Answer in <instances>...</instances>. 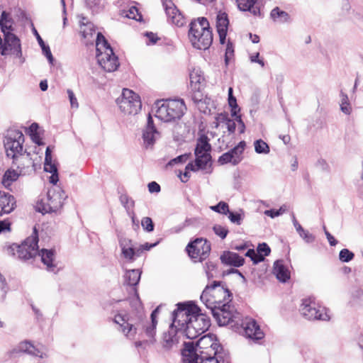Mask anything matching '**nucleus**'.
<instances>
[{"label":"nucleus","instance_id":"a18cd8bd","mask_svg":"<svg viewBox=\"0 0 363 363\" xmlns=\"http://www.w3.org/2000/svg\"><path fill=\"white\" fill-rule=\"evenodd\" d=\"M256 2L257 0H239L238 6L240 11H251Z\"/></svg>","mask_w":363,"mask_h":363},{"label":"nucleus","instance_id":"f03ea898","mask_svg":"<svg viewBox=\"0 0 363 363\" xmlns=\"http://www.w3.org/2000/svg\"><path fill=\"white\" fill-rule=\"evenodd\" d=\"M184 346L182 354L184 363H196L199 358L206 357L208 355H216L220 351H225L213 334L202 336L196 342V345L193 342H184Z\"/></svg>","mask_w":363,"mask_h":363},{"label":"nucleus","instance_id":"69168bd1","mask_svg":"<svg viewBox=\"0 0 363 363\" xmlns=\"http://www.w3.org/2000/svg\"><path fill=\"white\" fill-rule=\"evenodd\" d=\"M188 158V155L186 154L181 155L177 156V157L171 160L168 163V166H172L175 164H182L184 163Z\"/></svg>","mask_w":363,"mask_h":363},{"label":"nucleus","instance_id":"f257e3e1","mask_svg":"<svg viewBox=\"0 0 363 363\" xmlns=\"http://www.w3.org/2000/svg\"><path fill=\"white\" fill-rule=\"evenodd\" d=\"M172 313V325L188 339H194L210 326V321L201 314L199 308L191 302L179 303Z\"/></svg>","mask_w":363,"mask_h":363},{"label":"nucleus","instance_id":"6e6552de","mask_svg":"<svg viewBox=\"0 0 363 363\" xmlns=\"http://www.w3.org/2000/svg\"><path fill=\"white\" fill-rule=\"evenodd\" d=\"M299 311L303 318L309 320H318L328 321L330 319L329 310L319 306L312 298L302 300V303L299 307Z\"/></svg>","mask_w":363,"mask_h":363},{"label":"nucleus","instance_id":"8fccbe9b","mask_svg":"<svg viewBox=\"0 0 363 363\" xmlns=\"http://www.w3.org/2000/svg\"><path fill=\"white\" fill-rule=\"evenodd\" d=\"M141 225L143 230L147 233H151L155 229V224L150 217H144L141 220Z\"/></svg>","mask_w":363,"mask_h":363},{"label":"nucleus","instance_id":"37998d69","mask_svg":"<svg viewBox=\"0 0 363 363\" xmlns=\"http://www.w3.org/2000/svg\"><path fill=\"white\" fill-rule=\"evenodd\" d=\"M82 25L84 26L85 28L81 31L82 35L84 38H86L89 36H92L95 32V26L91 22L84 23L83 21L81 22Z\"/></svg>","mask_w":363,"mask_h":363},{"label":"nucleus","instance_id":"603ef678","mask_svg":"<svg viewBox=\"0 0 363 363\" xmlns=\"http://www.w3.org/2000/svg\"><path fill=\"white\" fill-rule=\"evenodd\" d=\"M228 105L230 108L231 116H235L236 114H238L240 111V108H239L237 103V99L235 96H231L228 97Z\"/></svg>","mask_w":363,"mask_h":363},{"label":"nucleus","instance_id":"7ed1b4c3","mask_svg":"<svg viewBox=\"0 0 363 363\" xmlns=\"http://www.w3.org/2000/svg\"><path fill=\"white\" fill-rule=\"evenodd\" d=\"M135 294L130 299V304L136 311V316L132 314H117L115 315L113 321L119 325L118 330L129 340L135 338L138 327L142 322L144 314L142 302L135 289H133Z\"/></svg>","mask_w":363,"mask_h":363},{"label":"nucleus","instance_id":"423d86ee","mask_svg":"<svg viewBox=\"0 0 363 363\" xmlns=\"http://www.w3.org/2000/svg\"><path fill=\"white\" fill-rule=\"evenodd\" d=\"M155 116L164 122H172L179 120L186 110L183 99H169L158 101Z\"/></svg>","mask_w":363,"mask_h":363},{"label":"nucleus","instance_id":"680f3d73","mask_svg":"<svg viewBox=\"0 0 363 363\" xmlns=\"http://www.w3.org/2000/svg\"><path fill=\"white\" fill-rule=\"evenodd\" d=\"M57 167L55 163L52 162V158H50V160H45L44 162V171L46 172H57Z\"/></svg>","mask_w":363,"mask_h":363},{"label":"nucleus","instance_id":"4be33fe9","mask_svg":"<svg viewBox=\"0 0 363 363\" xmlns=\"http://www.w3.org/2000/svg\"><path fill=\"white\" fill-rule=\"evenodd\" d=\"M163 6L167 16L171 18L174 24L178 27H181L184 24V17L172 1H164Z\"/></svg>","mask_w":363,"mask_h":363},{"label":"nucleus","instance_id":"f8f14e48","mask_svg":"<svg viewBox=\"0 0 363 363\" xmlns=\"http://www.w3.org/2000/svg\"><path fill=\"white\" fill-rule=\"evenodd\" d=\"M219 325L230 324L232 327L240 324L241 320L240 313L235 312L233 306L225 303L210 311Z\"/></svg>","mask_w":363,"mask_h":363},{"label":"nucleus","instance_id":"dca6fc26","mask_svg":"<svg viewBox=\"0 0 363 363\" xmlns=\"http://www.w3.org/2000/svg\"><path fill=\"white\" fill-rule=\"evenodd\" d=\"M179 333H181V332L175 328L172 324L170 325L169 330L163 333L160 344L164 352L173 351L178 348L179 343Z\"/></svg>","mask_w":363,"mask_h":363},{"label":"nucleus","instance_id":"473e14b6","mask_svg":"<svg viewBox=\"0 0 363 363\" xmlns=\"http://www.w3.org/2000/svg\"><path fill=\"white\" fill-rule=\"evenodd\" d=\"M86 6L92 13H99L104 11L106 4V0H85Z\"/></svg>","mask_w":363,"mask_h":363},{"label":"nucleus","instance_id":"c03bdc74","mask_svg":"<svg viewBox=\"0 0 363 363\" xmlns=\"http://www.w3.org/2000/svg\"><path fill=\"white\" fill-rule=\"evenodd\" d=\"M241 213L236 212V211H231L229 210V212H228V218L230 220L231 223H235L236 225H240L242 223V220L243 219V211L240 210Z\"/></svg>","mask_w":363,"mask_h":363},{"label":"nucleus","instance_id":"393cba45","mask_svg":"<svg viewBox=\"0 0 363 363\" xmlns=\"http://www.w3.org/2000/svg\"><path fill=\"white\" fill-rule=\"evenodd\" d=\"M196 363H230L229 353L227 351H220L216 355L199 358Z\"/></svg>","mask_w":363,"mask_h":363},{"label":"nucleus","instance_id":"ddd939ff","mask_svg":"<svg viewBox=\"0 0 363 363\" xmlns=\"http://www.w3.org/2000/svg\"><path fill=\"white\" fill-rule=\"evenodd\" d=\"M186 250L194 262H202L209 256L211 245L206 239L197 238L188 243Z\"/></svg>","mask_w":363,"mask_h":363},{"label":"nucleus","instance_id":"cd10ccee","mask_svg":"<svg viewBox=\"0 0 363 363\" xmlns=\"http://www.w3.org/2000/svg\"><path fill=\"white\" fill-rule=\"evenodd\" d=\"M32 26H33V28H32L33 33L35 36L36 40H37L39 45L40 46V48L42 49V52H43V55L47 58L48 62L51 65H53L55 59H54V57L52 56V54L51 52V50H50V48L49 45H46L45 43L44 40H43V38H41V36L38 33V30L33 26V24H32Z\"/></svg>","mask_w":363,"mask_h":363},{"label":"nucleus","instance_id":"c85d7f7f","mask_svg":"<svg viewBox=\"0 0 363 363\" xmlns=\"http://www.w3.org/2000/svg\"><path fill=\"white\" fill-rule=\"evenodd\" d=\"M160 138V133L158 130H143V140L145 149H152L157 139Z\"/></svg>","mask_w":363,"mask_h":363},{"label":"nucleus","instance_id":"5701e85b","mask_svg":"<svg viewBox=\"0 0 363 363\" xmlns=\"http://www.w3.org/2000/svg\"><path fill=\"white\" fill-rule=\"evenodd\" d=\"M37 255L40 257L41 262L44 265L46 266L47 270H54V268L55 267V264H54L55 250L54 249H38V252L37 253Z\"/></svg>","mask_w":363,"mask_h":363},{"label":"nucleus","instance_id":"0e129e2a","mask_svg":"<svg viewBox=\"0 0 363 363\" xmlns=\"http://www.w3.org/2000/svg\"><path fill=\"white\" fill-rule=\"evenodd\" d=\"M192 100L196 105H203L204 104V99L203 94L201 92V89L198 91H193Z\"/></svg>","mask_w":363,"mask_h":363},{"label":"nucleus","instance_id":"2eb2a0df","mask_svg":"<svg viewBox=\"0 0 363 363\" xmlns=\"http://www.w3.org/2000/svg\"><path fill=\"white\" fill-rule=\"evenodd\" d=\"M21 353H28L29 354L39 357L40 358H45L48 357L46 352L35 348V346L28 341L20 342L17 346L7 351L4 354V357L6 359H10L16 357Z\"/></svg>","mask_w":363,"mask_h":363},{"label":"nucleus","instance_id":"de8ad7c7","mask_svg":"<svg viewBox=\"0 0 363 363\" xmlns=\"http://www.w3.org/2000/svg\"><path fill=\"white\" fill-rule=\"evenodd\" d=\"M354 257V254L347 248L340 250L339 253V259L342 262H349Z\"/></svg>","mask_w":363,"mask_h":363},{"label":"nucleus","instance_id":"412c9836","mask_svg":"<svg viewBox=\"0 0 363 363\" xmlns=\"http://www.w3.org/2000/svg\"><path fill=\"white\" fill-rule=\"evenodd\" d=\"M16 207L15 197L8 192L0 190V216L11 213Z\"/></svg>","mask_w":363,"mask_h":363},{"label":"nucleus","instance_id":"3c124183","mask_svg":"<svg viewBox=\"0 0 363 363\" xmlns=\"http://www.w3.org/2000/svg\"><path fill=\"white\" fill-rule=\"evenodd\" d=\"M119 200L121 204L123 206V207L126 209L128 211V209L130 210V206H128V203H130V206L131 208H133L135 206V201L131 198L128 196L126 194H123L119 196Z\"/></svg>","mask_w":363,"mask_h":363},{"label":"nucleus","instance_id":"aec40b11","mask_svg":"<svg viewBox=\"0 0 363 363\" xmlns=\"http://www.w3.org/2000/svg\"><path fill=\"white\" fill-rule=\"evenodd\" d=\"M161 306H157L151 313V321L143 325L144 335L148 339L150 344H155L156 342V328L157 325V315L160 313Z\"/></svg>","mask_w":363,"mask_h":363},{"label":"nucleus","instance_id":"7c9ffc66","mask_svg":"<svg viewBox=\"0 0 363 363\" xmlns=\"http://www.w3.org/2000/svg\"><path fill=\"white\" fill-rule=\"evenodd\" d=\"M246 147V143L242 140L237 145L228 152L233 157V166L238 165L243 159V152Z\"/></svg>","mask_w":363,"mask_h":363},{"label":"nucleus","instance_id":"052dcab7","mask_svg":"<svg viewBox=\"0 0 363 363\" xmlns=\"http://www.w3.org/2000/svg\"><path fill=\"white\" fill-rule=\"evenodd\" d=\"M274 278L281 283H286L291 279V274H270V280Z\"/></svg>","mask_w":363,"mask_h":363},{"label":"nucleus","instance_id":"bb28decb","mask_svg":"<svg viewBox=\"0 0 363 363\" xmlns=\"http://www.w3.org/2000/svg\"><path fill=\"white\" fill-rule=\"evenodd\" d=\"M238 274L243 281L250 280L258 286L264 285L267 280H270V274H247V277L244 276L243 274Z\"/></svg>","mask_w":363,"mask_h":363},{"label":"nucleus","instance_id":"f704fd0d","mask_svg":"<svg viewBox=\"0 0 363 363\" xmlns=\"http://www.w3.org/2000/svg\"><path fill=\"white\" fill-rule=\"evenodd\" d=\"M255 151L257 154H268L270 152L269 145L262 139L254 142Z\"/></svg>","mask_w":363,"mask_h":363},{"label":"nucleus","instance_id":"e433bc0d","mask_svg":"<svg viewBox=\"0 0 363 363\" xmlns=\"http://www.w3.org/2000/svg\"><path fill=\"white\" fill-rule=\"evenodd\" d=\"M270 16L274 20L277 18H281L282 22H287L290 19L289 14L284 11L280 10L279 7L274 8L271 11Z\"/></svg>","mask_w":363,"mask_h":363},{"label":"nucleus","instance_id":"4468645a","mask_svg":"<svg viewBox=\"0 0 363 363\" xmlns=\"http://www.w3.org/2000/svg\"><path fill=\"white\" fill-rule=\"evenodd\" d=\"M240 328L239 333L250 341L259 343V341L264 337V333L261 330L257 321L250 318L240 320Z\"/></svg>","mask_w":363,"mask_h":363},{"label":"nucleus","instance_id":"4d7b16f0","mask_svg":"<svg viewBox=\"0 0 363 363\" xmlns=\"http://www.w3.org/2000/svg\"><path fill=\"white\" fill-rule=\"evenodd\" d=\"M123 256L129 261H133L135 259V247H128L121 250Z\"/></svg>","mask_w":363,"mask_h":363},{"label":"nucleus","instance_id":"6ab92c4d","mask_svg":"<svg viewBox=\"0 0 363 363\" xmlns=\"http://www.w3.org/2000/svg\"><path fill=\"white\" fill-rule=\"evenodd\" d=\"M230 24L228 14L220 11L216 16V30L219 35V42L221 45L226 43L228 26Z\"/></svg>","mask_w":363,"mask_h":363},{"label":"nucleus","instance_id":"09e8293b","mask_svg":"<svg viewBox=\"0 0 363 363\" xmlns=\"http://www.w3.org/2000/svg\"><path fill=\"white\" fill-rule=\"evenodd\" d=\"M213 230L214 233L221 239H225L229 233V230L226 227L218 224L213 225Z\"/></svg>","mask_w":363,"mask_h":363},{"label":"nucleus","instance_id":"b1692460","mask_svg":"<svg viewBox=\"0 0 363 363\" xmlns=\"http://www.w3.org/2000/svg\"><path fill=\"white\" fill-rule=\"evenodd\" d=\"M48 203H44L43 202L37 203L35 206V210L38 212L41 213L42 214H45L48 213L55 212L57 211L59 206H61V201H59V204L54 203V199L52 196L50 195V191L48 192Z\"/></svg>","mask_w":363,"mask_h":363},{"label":"nucleus","instance_id":"9b49d317","mask_svg":"<svg viewBox=\"0 0 363 363\" xmlns=\"http://www.w3.org/2000/svg\"><path fill=\"white\" fill-rule=\"evenodd\" d=\"M38 230L36 226H34L32 234L26 238L21 245L16 246V255L18 259L23 261L33 259L38 252Z\"/></svg>","mask_w":363,"mask_h":363},{"label":"nucleus","instance_id":"13d9d810","mask_svg":"<svg viewBox=\"0 0 363 363\" xmlns=\"http://www.w3.org/2000/svg\"><path fill=\"white\" fill-rule=\"evenodd\" d=\"M218 162L220 165H224L228 163L233 165V157L228 152H226L218 157Z\"/></svg>","mask_w":363,"mask_h":363},{"label":"nucleus","instance_id":"c9c22d12","mask_svg":"<svg viewBox=\"0 0 363 363\" xmlns=\"http://www.w3.org/2000/svg\"><path fill=\"white\" fill-rule=\"evenodd\" d=\"M340 96H341L340 110L345 114L350 115L352 112V106L349 101L347 94L344 93L343 91H341Z\"/></svg>","mask_w":363,"mask_h":363},{"label":"nucleus","instance_id":"c756f323","mask_svg":"<svg viewBox=\"0 0 363 363\" xmlns=\"http://www.w3.org/2000/svg\"><path fill=\"white\" fill-rule=\"evenodd\" d=\"M96 59L100 66L108 72L116 71L120 65L118 57H113V59L104 61L101 57V52L96 53Z\"/></svg>","mask_w":363,"mask_h":363},{"label":"nucleus","instance_id":"1a4fd4ad","mask_svg":"<svg viewBox=\"0 0 363 363\" xmlns=\"http://www.w3.org/2000/svg\"><path fill=\"white\" fill-rule=\"evenodd\" d=\"M24 140V135L21 130L9 129L6 131L4 145L7 157H11L13 162L18 160L17 154L22 155Z\"/></svg>","mask_w":363,"mask_h":363},{"label":"nucleus","instance_id":"6e6d98bb","mask_svg":"<svg viewBox=\"0 0 363 363\" xmlns=\"http://www.w3.org/2000/svg\"><path fill=\"white\" fill-rule=\"evenodd\" d=\"M255 250L257 251V254L262 255L264 258L271 252V249L266 242L259 243Z\"/></svg>","mask_w":363,"mask_h":363},{"label":"nucleus","instance_id":"338daca9","mask_svg":"<svg viewBox=\"0 0 363 363\" xmlns=\"http://www.w3.org/2000/svg\"><path fill=\"white\" fill-rule=\"evenodd\" d=\"M13 20L9 12L3 11L0 16V23L13 24Z\"/></svg>","mask_w":363,"mask_h":363},{"label":"nucleus","instance_id":"72a5a7b5","mask_svg":"<svg viewBox=\"0 0 363 363\" xmlns=\"http://www.w3.org/2000/svg\"><path fill=\"white\" fill-rule=\"evenodd\" d=\"M208 162L196 157L194 160V163L193 162H190L187 164L185 167V170L196 172L198 170H204L206 169L208 166Z\"/></svg>","mask_w":363,"mask_h":363},{"label":"nucleus","instance_id":"58836bf2","mask_svg":"<svg viewBox=\"0 0 363 363\" xmlns=\"http://www.w3.org/2000/svg\"><path fill=\"white\" fill-rule=\"evenodd\" d=\"M141 274H125L123 276L124 284L128 286H136L140 279Z\"/></svg>","mask_w":363,"mask_h":363},{"label":"nucleus","instance_id":"4c0bfd02","mask_svg":"<svg viewBox=\"0 0 363 363\" xmlns=\"http://www.w3.org/2000/svg\"><path fill=\"white\" fill-rule=\"evenodd\" d=\"M288 211V206L286 204H283L279 209L275 208H271L268 210H265L264 213V215L272 218H274L277 216H279L286 212Z\"/></svg>","mask_w":363,"mask_h":363},{"label":"nucleus","instance_id":"ea45409f","mask_svg":"<svg viewBox=\"0 0 363 363\" xmlns=\"http://www.w3.org/2000/svg\"><path fill=\"white\" fill-rule=\"evenodd\" d=\"M350 303L352 306L363 305V290L356 289L352 292Z\"/></svg>","mask_w":363,"mask_h":363},{"label":"nucleus","instance_id":"5fc2aeb1","mask_svg":"<svg viewBox=\"0 0 363 363\" xmlns=\"http://www.w3.org/2000/svg\"><path fill=\"white\" fill-rule=\"evenodd\" d=\"M128 18L134 19L138 21H141L143 16L139 12V10L135 6H132L129 9L128 13L126 14Z\"/></svg>","mask_w":363,"mask_h":363},{"label":"nucleus","instance_id":"9d476101","mask_svg":"<svg viewBox=\"0 0 363 363\" xmlns=\"http://www.w3.org/2000/svg\"><path fill=\"white\" fill-rule=\"evenodd\" d=\"M120 110L125 114L135 115L142 108L140 96L129 89H123L121 96L116 99Z\"/></svg>","mask_w":363,"mask_h":363},{"label":"nucleus","instance_id":"2f4dec72","mask_svg":"<svg viewBox=\"0 0 363 363\" xmlns=\"http://www.w3.org/2000/svg\"><path fill=\"white\" fill-rule=\"evenodd\" d=\"M22 172V168L19 172L16 170L9 169H7L3 175L1 183L6 187L9 188L11 186V183L16 181L19 176Z\"/></svg>","mask_w":363,"mask_h":363},{"label":"nucleus","instance_id":"a878e982","mask_svg":"<svg viewBox=\"0 0 363 363\" xmlns=\"http://www.w3.org/2000/svg\"><path fill=\"white\" fill-rule=\"evenodd\" d=\"M189 79L192 91L201 89L205 82L203 72L200 69H194L189 74Z\"/></svg>","mask_w":363,"mask_h":363},{"label":"nucleus","instance_id":"39448f33","mask_svg":"<svg viewBox=\"0 0 363 363\" xmlns=\"http://www.w3.org/2000/svg\"><path fill=\"white\" fill-rule=\"evenodd\" d=\"M230 291L220 281L209 282L201 295V301L210 311L231 301Z\"/></svg>","mask_w":363,"mask_h":363},{"label":"nucleus","instance_id":"20e7f679","mask_svg":"<svg viewBox=\"0 0 363 363\" xmlns=\"http://www.w3.org/2000/svg\"><path fill=\"white\" fill-rule=\"evenodd\" d=\"M188 38L193 48L208 50L213 43L212 28L206 17L191 20L189 25Z\"/></svg>","mask_w":363,"mask_h":363},{"label":"nucleus","instance_id":"a19ab883","mask_svg":"<svg viewBox=\"0 0 363 363\" xmlns=\"http://www.w3.org/2000/svg\"><path fill=\"white\" fill-rule=\"evenodd\" d=\"M245 255L250 258L254 264H257L265 260V258L262 257V255L257 254V251L253 248L248 249Z\"/></svg>","mask_w":363,"mask_h":363},{"label":"nucleus","instance_id":"774afa93","mask_svg":"<svg viewBox=\"0 0 363 363\" xmlns=\"http://www.w3.org/2000/svg\"><path fill=\"white\" fill-rule=\"evenodd\" d=\"M233 117L235 118V121L236 122H238V125H239L238 126L239 133L240 134L244 133L245 131L246 127H245V124L244 121H242V119L241 118V116L238 115V114H236L235 116H233Z\"/></svg>","mask_w":363,"mask_h":363},{"label":"nucleus","instance_id":"e2e57ef3","mask_svg":"<svg viewBox=\"0 0 363 363\" xmlns=\"http://www.w3.org/2000/svg\"><path fill=\"white\" fill-rule=\"evenodd\" d=\"M298 234L306 243H312L315 240V235L304 229L303 232H299Z\"/></svg>","mask_w":363,"mask_h":363},{"label":"nucleus","instance_id":"0eeeda50","mask_svg":"<svg viewBox=\"0 0 363 363\" xmlns=\"http://www.w3.org/2000/svg\"><path fill=\"white\" fill-rule=\"evenodd\" d=\"M1 31L4 35V45L1 52V55H7L11 54L21 60V63L25 62L23 57L21 44L19 38L15 35L13 31L14 30L13 24L0 23Z\"/></svg>","mask_w":363,"mask_h":363},{"label":"nucleus","instance_id":"f3484780","mask_svg":"<svg viewBox=\"0 0 363 363\" xmlns=\"http://www.w3.org/2000/svg\"><path fill=\"white\" fill-rule=\"evenodd\" d=\"M211 145L209 143V138L206 135H201L197 140V144L194 150V155L198 157L208 163L211 166L212 157L210 154Z\"/></svg>","mask_w":363,"mask_h":363},{"label":"nucleus","instance_id":"a211bd4d","mask_svg":"<svg viewBox=\"0 0 363 363\" xmlns=\"http://www.w3.org/2000/svg\"><path fill=\"white\" fill-rule=\"evenodd\" d=\"M220 259L222 264L227 266H230L234 268H230L223 272H240L235 267H240L245 263V259L240 256L238 253L229 250L223 251L220 256Z\"/></svg>","mask_w":363,"mask_h":363},{"label":"nucleus","instance_id":"864d4df0","mask_svg":"<svg viewBox=\"0 0 363 363\" xmlns=\"http://www.w3.org/2000/svg\"><path fill=\"white\" fill-rule=\"evenodd\" d=\"M272 272H290L284 264V259H277L274 262Z\"/></svg>","mask_w":363,"mask_h":363},{"label":"nucleus","instance_id":"bf43d9fd","mask_svg":"<svg viewBox=\"0 0 363 363\" xmlns=\"http://www.w3.org/2000/svg\"><path fill=\"white\" fill-rule=\"evenodd\" d=\"M118 239L119 246L121 247V250L125 248H128V247L133 246L132 240H130L128 238H125V237L123 236L122 235H118Z\"/></svg>","mask_w":363,"mask_h":363},{"label":"nucleus","instance_id":"79ce46f5","mask_svg":"<svg viewBox=\"0 0 363 363\" xmlns=\"http://www.w3.org/2000/svg\"><path fill=\"white\" fill-rule=\"evenodd\" d=\"M211 210L220 214L227 215L229 212V206L225 201H219L216 205L210 206Z\"/></svg>","mask_w":363,"mask_h":363},{"label":"nucleus","instance_id":"49530a36","mask_svg":"<svg viewBox=\"0 0 363 363\" xmlns=\"http://www.w3.org/2000/svg\"><path fill=\"white\" fill-rule=\"evenodd\" d=\"M234 52L233 43L230 40H228L225 52V64L226 66L229 65L230 60L233 57Z\"/></svg>","mask_w":363,"mask_h":363}]
</instances>
